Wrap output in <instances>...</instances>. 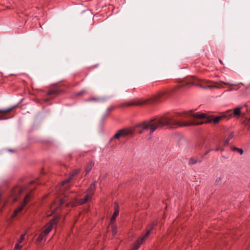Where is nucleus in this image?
<instances>
[{
	"label": "nucleus",
	"mask_w": 250,
	"mask_h": 250,
	"mask_svg": "<svg viewBox=\"0 0 250 250\" xmlns=\"http://www.w3.org/2000/svg\"><path fill=\"white\" fill-rule=\"evenodd\" d=\"M65 90L62 88H61L60 87H56L54 88H51L49 89L47 92L46 95L47 96H52L50 98H46L44 99L45 102H47L56 97L64 93Z\"/></svg>",
	"instance_id": "nucleus-5"
},
{
	"label": "nucleus",
	"mask_w": 250,
	"mask_h": 250,
	"mask_svg": "<svg viewBox=\"0 0 250 250\" xmlns=\"http://www.w3.org/2000/svg\"><path fill=\"white\" fill-rule=\"evenodd\" d=\"M168 97V92L167 91H160L155 95L150 98L145 99H134L128 103L122 104V106H142L144 105H154L162 102Z\"/></svg>",
	"instance_id": "nucleus-2"
},
{
	"label": "nucleus",
	"mask_w": 250,
	"mask_h": 250,
	"mask_svg": "<svg viewBox=\"0 0 250 250\" xmlns=\"http://www.w3.org/2000/svg\"><path fill=\"white\" fill-rule=\"evenodd\" d=\"M72 179L73 178L70 175L67 178L62 182V185H64L66 183H69Z\"/></svg>",
	"instance_id": "nucleus-24"
},
{
	"label": "nucleus",
	"mask_w": 250,
	"mask_h": 250,
	"mask_svg": "<svg viewBox=\"0 0 250 250\" xmlns=\"http://www.w3.org/2000/svg\"><path fill=\"white\" fill-rule=\"evenodd\" d=\"M234 136V132H232L230 133L229 137L227 138V139L225 141L224 145L225 146H227L229 144V141L232 139Z\"/></svg>",
	"instance_id": "nucleus-17"
},
{
	"label": "nucleus",
	"mask_w": 250,
	"mask_h": 250,
	"mask_svg": "<svg viewBox=\"0 0 250 250\" xmlns=\"http://www.w3.org/2000/svg\"><path fill=\"white\" fill-rule=\"evenodd\" d=\"M27 187L26 186L19 187L16 186L13 188L11 190V195L14 197V201L18 200V197L26 190Z\"/></svg>",
	"instance_id": "nucleus-7"
},
{
	"label": "nucleus",
	"mask_w": 250,
	"mask_h": 250,
	"mask_svg": "<svg viewBox=\"0 0 250 250\" xmlns=\"http://www.w3.org/2000/svg\"><path fill=\"white\" fill-rule=\"evenodd\" d=\"M220 62L221 63H223L221 61V60H219Z\"/></svg>",
	"instance_id": "nucleus-38"
},
{
	"label": "nucleus",
	"mask_w": 250,
	"mask_h": 250,
	"mask_svg": "<svg viewBox=\"0 0 250 250\" xmlns=\"http://www.w3.org/2000/svg\"><path fill=\"white\" fill-rule=\"evenodd\" d=\"M117 107V106H114V105L111 106L107 109L106 112L107 113H109L111 112V111H112L114 109H115Z\"/></svg>",
	"instance_id": "nucleus-26"
},
{
	"label": "nucleus",
	"mask_w": 250,
	"mask_h": 250,
	"mask_svg": "<svg viewBox=\"0 0 250 250\" xmlns=\"http://www.w3.org/2000/svg\"><path fill=\"white\" fill-rule=\"evenodd\" d=\"M232 150L233 151H237L238 153H239L241 155L243 154L244 151L242 148H237L235 146H233L232 148Z\"/></svg>",
	"instance_id": "nucleus-25"
},
{
	"label": "nucleus",
	"mask_w": 250,
	"mask_h": 250,
	"mask_svg": "<svg viewBox=\"0 0 250 250\" xmlns=\"http://www.w3.org/2000/svg\"><path fill=\"white\" fill-rule=\"evenodd\" d=\"M209 152H210V151H209V150H208V151H207L205 152V155H206L208 154V153H209Z\"/></svg>",
	"instance_id": "nucleus-35"
},
{
	"label": "nucleus",
	"mask_w": 250,
	"mask_h": 250,
	"mask_svg": "<svg viewBox=\"0 0 250 250\" xmlns=\"http://www.w3.org/2000/svg\"><path fill=\"white\" fill-rule=\"evenodd\" d=\"M182 115L180 116V118L182 120L183 118H185L187 117H192L193 118L198 119H205L206 121L204 123H213L214 124L218 123L221 120L224 119H228V115L226 113L223 115L219 116L213 118V116H208L207 114L204 113H193L192 110H190L188 112H185L181 113Z\"/></svg>",
	"instance_id": "nucleus-3"
},
{
	"label": "nucleus",
	"mask_w": 250,
	"mask_h": 250,
	"mask_svg": "<svg viewBox=\"0 0 250 250\" xmlns=\"http://www.w3.org/2000/svg\"><path fill=\"white\" fill-rule=\"evenodd\" d=\"M133 133V130L128 128H123L120 129L110 139L109 143H111L115 139L119 140L120 138H125L131 135Z\"/></svg>",
	"instance_id": "nucleus-4"
},
{
	"label": "nucleus",
	"mask_w": 250,
	"mask_h": 250,
	"mask_svg": "<svg viewBox=\"0 0 250 250\" xmlns=\"http://www.w3.org/2000/svg\"><path fill=\"white\" fill-rule=\"evenodd\" d=\"M181 113H176L171 117L163 116L159 119L152 118L148 122H144L139 124L137 127L139 134H142L146 130H149V133L152 134L159 127L168 126L170 128H176L179 127L199 125L203 124V122H182L180 116Z\"/></svg>",
	"instance_id": "nucleus-1"
},
{
	"label": "nucleus",
	"mask_w": 250,
	"mask_h": 250,
	"mask_svg": "<svg viewBox=\"0 0 250 250\" xmlns=\"http://www.w3.org/2000/svg\"><path fill=\"white\" fill-rule=\"evenodd\" d=\"M157 224L158 220H155L151 223L148 224L146 226V232L145 234L142 236L146 239L148 236L151 231L157 226Z\"/></svg>",
	"instance_id": "nucleus-8"
},
{
	"label": "nucleus",
	"mask_w": 250,
	"mask_h": 250,
	"mask_svg": "<svg viewBox=\"0 0 250 250\" xmlns=\"http://www.w3.org/2000/svg\"><path fill=\"white\" fill-rule=\"evenodd\" d=\"M24 239V235L21 234L20 238V242H21Z\"/></svg>",
	"instance_id": "nucleus-30"
},
{
	"label": "nucleus",
	"mask_w": 250,
	"mask_h": 250,
	"mask_svg": "<svg viewBox=\"0 0 250 250\" xmlns=\"http://www.w3.org/2000/svg\"><path fill=\"white\" fill-rule=\"evenodd\" d=\"M17 105H16L15 106H13L10 108L6 109H0V114H2L1 115H0V120H3L7 119L8 118L4 117V115H6L7 113H9V112L11 111L13 108H14L16 107H17Z\"/></svg>",
	"instance_id": "nucleus-13"
},
{
	"label": "nucleus",
	"mask_w": 250,
	"mask_h": 250,
	"mask_svg": "<svg viewBox=\"0 0 250 250\" xmlns=\"http://www.w3.org/2000/svg\"><path fill=\"white\" fill-rule=\"evenodd\" d=\"M248 122L250 123V118L249 119H248Z\"/></svg>",
	"instance_id": "nucleus-37"
},
{
	"label": "nucleus",
	"mask_w": 250,
	"mask_h": 250,
	"mask_svg": "<svg viewBox=\"0 0 250 250\" xmlns=\"http://www.w3.org/2000/svg\"><path fill=\"white\" fill-rule=\"evenodd\" d=\"M209 150L210 152L212 151H215V148H210Z\"/></svg>",
	"instance_id": "nucleus-34"
},
{
	"label": "nucleus",
	"mask_w": 250,
	"mask_h": 250,
	"mask_svg": "<svg viewBox=\"0 0 250 250\" xmlns=\"http://www.w3.org/2000/svg\"><path fill=\"white\" fill-rule=\"evenodd\" d=\"M86 92V90L83 89L79 92H77L74 93V96L76 97H80L83 96Z\"/></svg>",
	"instance_id": "nucleus-22"
},
{
	"label": "nucleus",
	"mask_w": 250,
	"mask_h": 250,
	"mask_svg": "<svg viewBox=\"0 0 250 250\" xmlns=\"http://www.w3.org/2000/svg\"><path fill=\"white\" fill-rule=\"evenodd\" d=\"M21 248V246H19L18 244H16L15 246V249H20Z\"/></svg>",
	"instance_id": "nucleus-32"
},
{
	"label": "nucleus",
	"mask_w": 250,
	"mask_h": 250,
	"mask_svg": "<svg viewBox=\"0 0 250 250\" xmlns=\"http://www.w3.org/2000/svg\"><path fill=\"white\" fill-rule=\"evenodd\" d=\"M59 217L55 216L53 218L51 219L49 222L46 223L44 226V229L42 231L43 232V233H45V234L47 235L51 231L53 226L57 224L59 220Z\"/></svg>",
	"instance_id": "nucleus-6"
},
{
	"label": "nucleus",
	"mask_w": 250,
	"mask_h": 250,
	"mask_svg": "<svg viewBox=\"0 0 250 250\" xmlns=\"http://www.w3.org/2000/svg\"><path fill=\"white\" fill-rule=\"evenodd\" d=\"M111 229L112 231V234L113 235H115L117 233V226L114 224H112Z\"/></svg>",
	"instance_id": "nucleus-23"
},
{
	"label": "nucleus",
	"mask_w": 250,
	"mask_h": 250,
	"mask_svg": "<svg viewBox=\"0 0 250 250\" xmlns=\"http://www.w3.org/2000/svg\"><path fill=\"white\" fill-rule=\"evenodd\" d=\"M93 165H94V163H92L91 162L90 164H89V165L88 166H87L85 168V174H87L88 173H89V172L91 170L92 167L93 166Z\"/></svg>",
	"instance_id": "nucleus-21"
},
{
	"label": "nucleus",
	"mask_w": 250,
	"mask_h": 250,
	"mask_svg": "<svg viewBox=\"0 0 250 250\" xmlns=\"http://www.w3.org/2000/svg\"><path fill=\"white\" fill-rule=\"evenodd\" d=\"M89 197H90L88 195L86 194L84 198L80 199L79 201V204L81 205L85 204L88 201Z\"/></svg>",
	"instance_id": "nucleus-19"
},
{
	"label": "nucleus",
	"mask_w": 250,
	"mask_h": 250,
	"mask_svg": "<svg viewBox=\"0 0 250 250\" xmlns=\"http://www.w3.org/2000/svg\"><path fill=\"white\" fill-rule=\"evenodd\" d=\"M31 196V192L27 193L24 198L22 204L26 206L28 204V202L30 201Z\"/></svg>",
	"instance_id": "nucleus-16"
},
{
	"label": "nucleus",
	"mask_w": 250,
	"mask_h": 250,
	"mask_svg": "<svg viewBox=\"0 0 250 250\" xmlns=\"http://www.w3.org/2000/svg\"><path fill=\"white\" fill-rule=\"evenodd\" d=\"M34 183V181H31V182L29 183V185H31V184H33V183Z\"/></svg>",
	"instance_id": "nucleus-36"
},
{
	"label": "nucleus",
	"mask_w": 250,
	"mask_h": 250,
	"mask_svg": "<svg viewBox=\"0 0 250 250\" xmlns=\"http://www.w3.org/2000/svg\"><path fill=\"white\" fill-rule=\"evenodd\" d=\"M220 83H223L225 85H228V84H229V83H225V82H220Z\"/></svg>",
	"instance_id": "nucleus-33"
},
{
	"label": "nucleus",
	"mask_w": 250,
	"mask_h": 250,
	"mask_svg": "<svg viewBox=\"0 0 250 250\" xmlns=\"http://www.w3.org/2000/svg\"><path fill=\"white\" fill-rule=\"evenodd\" d=\"M79 205V201L77 199H73L71 201L66 204L65 206L66 207H74Z\"/></svg>",
	"instance_id": "nucleus-14"
},
{
	"label": "nucleus",
	"mask_w": 250,
	"mask_h": 250,
	"mask_svg": "<svg viewBox=\"0 0 250 250\" xmlns=\"http://www.w3.org/2000/svg\"><path fill=\"white\" fill-rule=\"evenodd\" d=\"M65 201L66 200L65 198L60 199L59 201L60 204L58 208H60L65 202Z\"/></svg>",
	"instance_id": "nucleus-28"
},
{
	"label": "nucleus",
	"mask_w": 250,
	"mask_h": 250,
	"mask_svg": "<svg viewBox=\"0 0 250 250\" xmlns=\"http://www.w3.org/2000/svg\"><path fill=\"white\" fill-rule=\"evenodd\" d=\"M220 150L221 151H223L224 150V149L222 147L220 148L219 146H217L215 148V151H219Z\"/></svg>",
	"instance_id": "nucleus-29"
},
{
	"label": "nucleus",
	"mask_w": 250,
	"mask_h": 250,
	"mask_svg": "<svg viewBox=\"0 0 250 250\" xmlns=\"http://www.w3.org/2000/svg\"><path fill=\"white\" fill-rule=\"evenodd\" d=\"M241 107H236L234 109L233 112L231 110H228L226 114L228 115V119L230 118L232 116L234 117L239 116L241 114Z\"/></svg>",
	"instance_id": "nucleus-10"
},
{
	"label": "nucleus",
	"mask_w": 250,
	"mask_h": 250,
	"mask_svg": "<svg viewBox=\"0 0 250 250\" xmlns=\"http://www.w3.org/2000/svg\"><path fill=\"white\" fill-rule=\"evenodd\" d=\"M97 184V181L95 180L92 183H91L86 191V194L88 195L90 197H91L94 194V191L95 189V186Z\"/></svg>",
	"instance_id": "nucleus-12"
},
{
	"label": "nucleus",
	"mask_w": 250,
	"mask_h": 250,
	"mask_svg": "<svg viewBox=\"0 0 250 250\" xmlns=\"http://www.w3.org/2000/svg\"><path fill=\"white\" fill-rule=\"evenodd\" d=\"M201 161L198 158L195 159L193 157H191L189 159V164L191 165H194L198 163H200Z\"/></svg>",
	"instance_id": "nucleus-20"
},
{
	"label": "nucleus",
	"mask_w": 250,
	"mask_h": 250,
	"mask_svg": "<svg viewBox=\"0 0 250 250\" xmlns=\"http://www.w3.org/2000/svg\"><path fill=\"white\" fill-rule=\"evenodd\" d=\"M187 85H188V84H191V85H197L201 87H203L204 88H207L208 86H202L201 84H195L193 82H190L189 83H186Z\"/></svg>",
	"instance_id": "nucleus-27"
},
{
	"label": "nucleus",
	"mask_w": 250,
	"mask_h": 250,
	"mask_svg": "<svg viewBox=\"0 0 250 250\" xmlns=\"http://www.w3.org/2000/svg\"><path fill=\"white\" fill-rule=\"evenodd\" d=\"M78 172L77 171H75V172H73L71 175L70 176H71V177L73 178L74 176H75V175H76L77 174H78Z\"/></svg>",
	"instance_id": "nucleus-31"
},
{
	"label": "nucleus",
	"mask_w": 250,
	"mask_h": 250,
	"mask_svg": "<svg viewBox=\"0 0 250 250\" xmlns=\"http://www.w3.org/2000/svg\"><path fill=\"white\" fill-rule=\"evenodd\" d=\"M146 239L142 236H141L134 243L131 249V250H138L141 245L145 241Z\"/></svg>",
	"instance_id": "nucleus-11"
},
{
	"label": "nucleus",
	"mask_w": 250,
	"mask_h": 250,
	"mask_svg": "<svg viewBox=\"0 0 250 250\" xmlns=\"http://www.w3.org/2000/svg\"><path fill=\"white\" fill-rule=\"evenodd\" d=\"M114 212L112 214L110 221V224H113L115 223L116 217L118 216L119 213V206L118 203H115L114 208Z\"/></svg>",
	"instance_id": "nucleus-9"
},
{
	"label": "nucleus",
	"mask_w": 250,
	"mask_h": 250,
	"mask_svg": "<svg viewBox=\"0 0 250 250\" xmlns=\"http://www.w3.org/2000/svg\"><path fill=\"white\" fill-rule=\"evenodd\" d=\"M25 206L23 204H21L20 207H19L17 208H16L12 214V217H15L21 211L23 208Z\"/></svg>",
	"instance_id": "nucleus-15"
},
{
	"label": "nucleus",
	"mask_w": 250,
	"mask_h": 250,
	"mask_svg": "<svg viewBox=\"0 0 250 250\" xmlns=\"http://www.w3.org/2000/svg\"><path fill=\"white\" fill-rule=\"evenodd\" d=\"M46 235L45 234V233H43V232L42 231L38 236L36 239V242L39 243L41 242V241L43 240Z\"/></svg>",
	"instance_id": "nucleus-18"
}]
</instances>
